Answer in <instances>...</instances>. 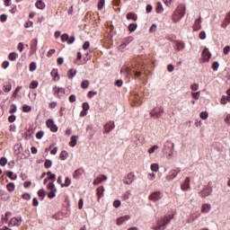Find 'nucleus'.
<instances>
[{
    "label": "nucleus",
    "mask_w": 230,
    "mask_h": 230,
    "mask_svg": "<svg viewBox=\"0 0 230 230\" xmlns=\"http://www.w3.org/2000/svg\"><path fill=\"white\" fill-rule=\"evenodd\" d=\"M173 219V215L164 216L157 221L156 226H153L154 230H164L168 227V224Z\"/></svg>",
    "instance_id": "1"
},
{
    "label": "nucleus",
    "mask_w": 230,
    "mask_h": 230,
    "mask_svg": "<svg viewBox=\"0 0 230 230\" xmlns=\"http://www.w3.org/2000/svg\"><path fill=\"white\" fill-rule=\"evenodd\" d=\"M186 15V7H182V5L178 6L172 16V20L173 22H179L181 19H182Z\"/></svg>",
    "instance_id": "2"
},
{
    "label": "nucleus",
    "mask_w": 230,
    "mask_h": 230,
    "mask_svg": "<svg viewBox=\"0 0 230 230\" xmlns=\"http://www.w3.org/2000/svg\"><path fill=\"white\" fill-rule=\"evenodd\" d=\"M163 114H164V110L163 109V107L154 108L150 111L151 118H155V119H157V118H161Z\"/></svg>",
    "instance_id": "3"
},
{
    "label": "nucleus",
    "mask_w": 230,
    "mask_h": 230,
    "mask_svg": "<svg viewBox=\"0 0 230 230\" xmlns=\"http://www.w3.org/2000/svg\"><path fill=\"white\" fill-rule=\"evenodd\" d=\"M47 190H49L48 194L49 199H55L57 197V187H55L54 182H49L47 185Z\"/></svg>",
    "instance_id": "4"
},
{
    "label": "nucleus",
    "mask_w": 230,
    "mask_h": 230,
    "mask_svg": "<svg viewBox=\"0 0 230 230\" xmlns=\"http://www.w3.org/2000/svg\"><path fill=\"white\" fill-rule=\"evenodd\" d=\"M211 193H213V187H211V183L208 182V185L203 188L202 191L200 192V195L201 197L206 199V197H209Z\"/></svg>",
    "instance_id": "5"
},
{
    "label": "nucleus",
    "mask_w": 230,
    "mask_h": 230,
    "mask_svg": "<svg viewBox=\"0 0 230 230\" xmlns=\"http://www.w3.org/2000/svg\"><path fill=\"white\" fill-rule=\"evenodd\" d=\"M181 173V168H176L169 172L168 175L166 176L167 181H172L177 177Z\"/></svg>",
    "instance_id": "6"
},
{
    "label": "nucleus",
    "mask_w": 230,
    "mask_h": 230,
    "mask_svg": "<svg viewBox=\"0 0 230 230\" xmlns=\"http://www.w3.org/2000/svg\"><path fill=\"white\" fill-rule=\"evenodd\" d=\"M114 127H116L114 125V121L110 120L109 122H107L104 126V134H109L110 132H112V130H114Z\"/></svg>",
    "instance_id": "7"
},
{
    "label": "nucleus",
    "mask_w": 230,
    "mask_h": 230,
    "mask_svg": "<svg viewBox=\"0 0 230 230\" xmlns=\"http://www.w3.org/2000/svg\"><path fill=\"white\" fill-rule=\"evenodd\" d=\"M64 94H66V89L62 88V87H54V96H56V98H62V96H64Z\"/></svg>",
    "instance_id": "8"
},
{
    "label": "nucleus",
    "mask_w": 230,
    "mask_h": 230,
    "mask_svg": "<svg viewBox=\"0 0 230 230\" xmlns=\"http://www.w3.org/2000/svg\"><path fill=\"white\" fill-rule=\"evenodd\" d=\"M22 222V218L21 217H13L10 221H9V226L11 227H15L21 226Z\"/></svg>",
    "instance_id": "9"
},
{
    "label": "nucleus",
    "mask_w": 230,
    "mask_h": 230,
    "mask_svg": "<svg viewBox=\"0 0 230 230\" xmlns=\"http://www.w3.org/2000/svg\"><path fill=\"white\" fill-rule=\"evenodd\" d=\"M46 125L49 128H50L51 132H57L58 130V127H57V124H55V121H53L51 119H49L46 121Z\"/></svg>",
    "instance_id": "10"
},
{
    "label": "nucleus",
    "mask_w": 230,
    "mask_h": 230,
    "mask_svg": "<svg viewBox=\"0 0 230 230\" xmlns=\"http://www.w3.org/2000/svg\"><path fill=\"white\" fill-rule=\"evenodd\" d=\"M194 31H199V30H202V17H199L198 19L195 20L194 22Z\"/></svg>",
    "instance_id": "11"
},
{
    "label": "nucleus",
    "mask_w": 230,
    "mask_h": 230,
    "mask_svg": "<svg viewBox=\"0 0 230 230\" xmlns=\"http://www.w3.org/2000/svg\"><path fill=\"white\" fill-rule=\"evenodd\" d=\"M134 172L128 173V175L125 177L123 181L124 184H132V182H134Z\"/></svg>",
    "instance_id": "12"
},
{
    "label": "nucleus",
    "mask_w": 230,
    "mask_h": 230,
    "mask_svg": "<svg viewBox=\"0 0 230 230\" xmlns=\"http://www.w3.org/2000/svg\"><path fill=\"white\" fill-rule=\"evenodd\" d=\"M199 217H200V213L199 212L191 213L187 220L188 224H192V222H195V220H197Z\"/></svg>",
    "instance_id": "13"
},
{
    "label": "nucleus",
    "mask_w": 230,
    "mask_h": 230,
    "mask_svg": "<svg viewBox=\"0 0 230 230\" xmlns=\"http://www.w3.org/2000/svg\"><path fill=\"white\" fill-rule=\"evenodd\" d=\"M162 197L163 196H161V191H155L149 196V199L154 200V202H156V200H161Z\"/></svg>",
    "instance_id": "14"
},
{
    "label": "nucleus",
    "mask_w": 230,
    "mask_h": 230,
    "mask_svg": "<svg viewBox=\"0 0 230 230\" xmlns=\"http://www.w3.org/2000/svg\"><path fill=\"white\" fill-rule=\"evenodd\" d=\"M103 181H107V176L104 174H102L101 176H98L94 181H93V185L98 186V184H102Z\"/></svg>",
    "instance_id": "15"
},
{
    "label": "nucleus",
    "mask_w": 230,
    "mask_h": 230,
    "mask_svg": "<svg viewBox=\"0 0 230 230\" xmlns=\"http://www.w3.org/2000/svg\"><path fill=\"white\" fill-rule=\"evenodd\" d=\"M128 220H130V216H123L117 219V226H123L125 222H128Z\"/></svg>",
    "instance_id": "16"
},
{
    "label": "nucleus",
    "mask_w": 230,
    "mask_h": 230,
    "mask_svg": "<svg viewBox=\"0 0 230 230\" xmlns=\"http://www.w3.org/2000/svg\"><path fill=\"white\" fill-rule=\"evenodd\" d=\"M170 146H172V150L171 153L168 155V159H170V157H172V155H173V148H175V144L172 143L171 141H167L164 144V150H166V148H170Z\"/></svg>",
    "instance_id": "17"
},
{
    "label": "nucleus",
    "mask_w": 230,
    "mask_h": 230,
    "mask_svg": "<svg viewBox=\"0 0 230 230\" xmlns=\"http://www.w3.org/2000/svg\"><path fill=\"white\" fill-rule=\"evenodd\" d=\"M202 55L205 62H209V58H211V52H209V49L208 48H205L203 49Z\"/></svg>",
    "instance_id": "18"
},
{
    "label": "nucleus",
    "mask_w": 230,
    "mask_h": 230,
    "mask_svg": "<svg viewBox=\"0 0 230 230\" xmlns=\"http://www.w3.org/2000/svg\"><path fill=\"white\" fill-rule=\"evenodd\" d=\"M184 48H185L184 42H182V41H175L174 42V49L176 51H182V49H184Z\"/></svg>",
    "instance_id": "19"
},
{
    "label": "nucleus",
    "mask_w": 230,
    "mask_h": 230,
    "mask_svg": "<svg viewBox=\"0 0 230 230\" xmlns=\"http://www.w3.org/2000/svg\"><path fill=\"white\" fill-rule=\"evenodd\" d=\"M181 190L182 191H188V190H190V177H187L181 184Z\"/></svg>",
    "instance_id": "20"
},
{
    "label": "nucleus",
    "mask_w": 230,
    "mask_h": 230,
    "mask_svg": "<svg viewBox=\"0 0 230 230\" xmlns=\"http://www.w3.org/2000/svg\"><path fill=\"white\" fill-rule=\"evenodd\" d=\"M50 75L52 76H54L53 77L54 82H58L60 80V75H58V69H53L51 71Z\"/></svg>",
    "instance_id": "21"
},
{
    "label": "nucleus",
    "mask_w": 230,
    "mask_h": 230,
    "mask_svg": "<svg viewBox=\"0 0 230 230\" xmlns=\"http://www.w3.org/2000/svg\"><path fill=\"white\" fill-rule=\"evenodd\" d=\"M0 199H2V200H10V194L6 192V190H2Z\"/></svg>",
    "instance_id": "22"
},
{
    "label": "nucleus",
    "mask_w": 230,
    "mask_h": 230,
    "mask_svg": "<svg viewBox=\"0 0 230 230\" xmlns=\"http://www.w3.org/2000/svg\"><path fill=\"white\" fill-rule=\"evenodd\" d=\"M78 141V136H72L70 138L69 146L74 148V146H76V143Z\"/></svg>",
    "instance_id": "23"
},
{
    "label": "nucleus",
    "mask_w": 230,
    "mask_h": 230,
    "mask_svg": "<svg viewBox=\"0 0 230 230\" xmlns=\"http://www.w3.org/2000/svg\"><path fill=\"white\" fill-rule=\"evenodd\" d=\"M84 174V169H77L75 171L73 177L74 179H80L81 175Z\"/></svg>",
    "instance_id": "24"
},
{
    "label": "nucleus",
    "mask_w": 230,
    "mask_h": 230,
    "mask_svg": "<svg viewBox=\"0 0 230 230\" xmlns=\"http://www.w3.org/2000/svg\"><path fill=\"white\" fill-rule=\"evenodd\" d=\"M67 76L69 80H73V78L76 76V69L71 68L70 70H68Z\"/></svg>",
    "instance_id": "25"
},
{
    "label": "nucleus",
    "mask_w": 230,
    "mask_h": 230,
    "mask_svg": "<svg viewBox=\"0 0 230 230\" xmlns=\"http://www.w3.org/2000/svg\"><path fill=\"white\" fill-rule=\"evenodd\" d=\"M103 193H105V188L103 186L97 188V196L99 199L103 197Z\"/></svg>",
    "instance_id": "26"
},
{
    "label": "nucleus",
    "mask_w": 230,
    "mask_h": 230,
    "mask_svg": "<svg viewBox=\"0 0 230 230\" xmlns=\"http://www.w3.org/2000/svg\"><path fill=\"white\" fill-rule=\"evenodd\" d=\"M36 8H38V10H44V8H46V4L42 2V0H38L36 2Z\"/></svg>",
    "instance_id": "27"
},
{
    "label": "nucleus",
    "mask_w": 230,
    "mask_h": 230,
    "mask_svg": "<svg viewBox=\"0 0 230 230\" xmlns=\"http://www.w3.org/2000/svg\"><path fill=\"white\" fill-rule=\"evenodd\" d=\"M132 40H134V37L132 36H129L128 38L125 39L124 42L120 45L121 48H127V45L129 43V42H132Z\"/></svg>",
    "instance_id": "28"
},
{
    "label": "nucleus",
    "mask_w": 230,
    "mask_h": 230,
    "mask_svg": "<svg viewBox=\"0 0 230 230\" xmlns=\"http://www.w3.org/2000/svg\"><path fill=\"white\" fill-rule=\"evenodd\" d=\"M208 211H211V205H209V204L202 205L201 213H208Z\"/></svg>",
    "instance_id": "29"
},
{
    "label": "nucleus",
    "mask_w": 230,
    "mask_h": 230,
    "mask_svg": "<svg viewBox=\"0 0 230 230\" xmlns=\"http://www.w3.org/2000/svg\"><path fill=\"white\" fill-rule=\"evenodd\" d=\"M9 60H12V62L17 60V58H19V54H17L16 52H12L9 54L8 56Z\"/></svg>",
    "instance_id": "30"
},
{
    "label": "nucleus",
    "mask_w": 230,
    "mask_h": 230,
    "mask_svg": "<svg viewBox=\"0 0 230 230\" xmlns=\"http://www.w3.org/2000/svg\"><path fill=\"white\" fill-rule=\"evenodd\" d=\"M127 19L128 20L131 19L132 21H137V14H136L135 13H128Z\"/></svg>",
    "instance_id": "31"
},
{
    "label": "nucleus",
    "mask_w": 230,
    "mask_h": 230,
    "mask_svg": "<svg viewBox=\"0 0 230 230\" xmlns=\"http://www.w3.org/2000/svg\"><path fill=\"white\" fill-rule=\"evenodd\" d=\"M155 12L156 13H163V12H164V9L163 8V4L159 2L156 4Z\"/></svg>",
    "instance_id": "32"
},
{
    "label": "nucleus",
    "mask_w": 230,
    "mask_h": 230,
    "mask_svg": "<svg viewBox=\"0 0 230 230\" xmlns=\"http://www.w3.org/2000/svg\"><path fill=\"white\" fill-rule=\"evenodd\" d=\"M59 157L61 161H66V159L69 157V154L67 153V151H62L59 155Z\"/></svg>",
    "instance_id": "33"
},
{
    "label": "nucleus",
    "mask_w": 230,
    "mask_h": 230,
    "mask_svg": "<svg viewBox=\"0 0 230 230\" xmlns=\"http://www.w3.org/2000/svg\"><path fill=\"white\" fill-rule=\"evenodd\" d=\"M6 189L12 193L13 191H15V183L10 182L6 185Z\"/></svg>",
    "instance_id": "34"
},
{
    "label": "nucleus",
    "mask_w": 230,
    "mask_h": 230,
    "mask_svg": "<svg viewBox=\"0 0 230 230\" xmlns=\"http://www.w3.org/2000/svg\"><path fill=\"white\" fill-rule=\"evenodd\" d=\"M137 30V23H130L128 25V31H130V33H134V31Z\"/></svg>",
    "instance_id": "35"
},
{
    "label": "nucleus",
    "mask_w": 230,
    "mask_h": 230,
    "mask_svg": "<svg viewBox=\"0 0 230 230\" xmlns=\"http://www.w3.org/2000/svg\"><path fill=\"white\" fill-rule=\"evenodd\" d=\"M6 175L9 179H11V181H15V179H17V175H14L13 177V172L12 171H7Z\"/></svg>",
    "instance_id": "36"
},
{
    "label": "nucleus",
    "mask_w": 230,
    "mask_h": 230,
    "mask_svg": "<svg viewBox=\"0 0 230 230\" xmlns=\"http://www.w3.org/2000/svg\"><path fill=\"white\" fill-rule=\"evenodd\" d=\"M38 195H39V197L41 198V200H44V199L46 198V190H44V189H40L38 191Z\"/></svg>",
    "instance_id": "37"
},
{
    "label": "nucleus",
    "mask_w": 230,
    "mask_h": 230,
    "mask_svg": "<svg viewBox=\"0 0 230 230\" xmlns=\"http://www.w3.org/2000/svg\"><path fill=\"white\" fill-rule=\"evenodd\" d=\"M103 6H105V0H99L97 4L98 10H103Z\"/></svg>",
    "instance_id": "38"
},
{
    "label": "nucleus",
    "mask_w": 230,
    "mask_h": 230,
    "mask_svg": "<svg viewBox=\"0 0 230 230\" xmlns=\"http://www.w3.org/2000/svg\"><path fill=\"white\" fill-rule=\"evenodd\" d=\"M155 150H159V146L155 145L151 148L148 149V154H154Z\"/></svg>",
    "instance_id": "39"
},
{
    "label": "nucleus",
    "mask_w": 230,
    "mask_h": 230,
    "mask_svg": "<svg viewBox=\"0 0 230 230\" xmlns=\"http://www.w3.org/2000/svg\"><path fill=\"white\" fill-rule=\"evenodd\" d=\"M15 112H17V106L15 104H12L9 114H15Z\"/></svg>",
    "instance_id": "40"
},
{
    "label": "nucleus",
    "mask_w": 230,
    "mask_h": 230,
    "mask_svg": "<svg viewBox=\"0 0 230 230\" xmlns=\"http://www.w3.org/2000/svg\"><path fill=\"white\" fill-rule=\"evenodd\" d=\"M81 87L82 89H87V87H89V80H84L81 83Z\"/></svg>",
    "instance_id": "41"
},
{
    "label": "nucleus",
    "mask_w": 230,
    "mask_h": 230,
    "mask_svg": "<svg viewBox=\"0 0 230 230\" xmlns=\"http://www.w3.org/2000/svg\"><path fill=\"white\" fill-rule=\"evenodd\" d=\"M8 215H12L10 212H6L4 217H2V222L3 224H8Z\"/></svg>",
    "instance_id": "42"
},
{
    "label": "nucleus",
    "mask_w": 230,
    "mask_h": 230,
    "mask_svg": "<svg viewBox=\"0 0 230 230\" xmlns=\"http://www.w3.org/2000/svg\"><path fill=\"white\" fill-rule=\"evenodd\" d=\"M39 87V82L32 81L30 84V89H37Z\"/></svg>",
    "instance_id": "43"
},
{
    "label": "nucleus",
    "mask_w": 230,
    "mask_h": 230,
    "mask_svg": "<svg viewBox=\"0 0 230 230\" xmlns=\"http://www.w3.org/2000/svg\"><path fill=\"white\" fill-rule=\"evenodd\" d=\"M70 184H71V179L66 177L65 179V184H61V187L64 188V186H66V188H67V187H69Z\"/></svg>",
    "instance_id": "44"
},
{
    "label": "nucleus",
    "mask_w": 230,
    "mask_h": 230,
    "mask_svg": "<svg viewBox=\"0 0 230 230\" xmlns=\"http://www.w3.org/2000/svg\"><path fill=\"white\" fill-rule=\"evenodd\" d=\"M152 172H159V164H151Z\"/></svg>",
    "instance_id": "45"
},
{
    "label": "nucleus",
    "mask_w": 230,
    "mask_h": 230,
    "mask_svg": "<svg viewBox=\"0 0 230 230\" xmlns=\"http://www.w3.org/2000/svg\"><path fill=\"white\" fill-rule=\"evenodd\" d=\"M209 116V114L208 113V111H202L199 114V117L201 119H208V117Z\"/></svg>",
    "instance_id": "46"
},
{
    "label": "nucleus",
    "mask_w": 230,
    "mask_h": 230,
    "mask_svg": "<svg viewBox=\"0 0 230 230\" xmlns=\"http://www.w3.org/2000/svg\"><path fill=\"white\" fill-rule=\"evenodd\" d=\"M8 163V159H6V157H2L0 159V166H6Z\"/></svg>",
    "instance_id": "47"
},
{
    "label": "nucleus",
    "mask_w": 230,
    "mask_h": 230,
    "mask_svg": "<svg viewBox=\"0 0 230 230\" xmlns=\"http://www.w3.org/2000/svg\"><path fill=\"white\" fill-rule=\"evenodd\" d=\"M35 69H37V63L31 62V63L30 64V71H31V73H33V71H35Z\"/></svg>",
    "instance_id": "48"
},
{
    "label": "nucleus",
    "mask_w": 230,
    "mask_h": 230,
    "mask_svg": "<svg viewBox=\"0 0 230 230\" xmlns=\"http://www.w3.org/2000/svg\"><path fill=\"white\" fill-rule=\"evenodd\" d=\"M61 40H62V42H67V40H69V34L64 33V34L61 36Z\"/></svg>",
    "instance_id": "49"
},
{
    "label": "nucleus",
    "mask_w": 230,
    "mask_h": 230,
    "mask_svg": "<svg viewBox=\"0 0 230 230\" xmlns=\"http://www.w3.org/2000/svg\"><path fill=\"white\" fill-rule=\"evenodd\" d=\"M22 111H23V112H31V106L25 104L22 107Z\"/></svg>",
    "instance_id": "50"
},
{
    "label": "nucleus",
    "mask_w": 230,
    "mask_h": 230,
    "mask_svg": "<svg viewBox=\"0 0 230 230\" xmlns=\"http://www.w3.org/2000/svg\"><path fill=\"white\" fill-rule=\"evenodd\" d=\"M44 166L45 168H51V166H53V162H51V160H46Z\"/></svg>",
    "instance_id": "51"
},
{
    "label": "nucleus",
    "mask_w": 230,
    "mask_h": 230,
    "mask_svg": "<svg viewBox=\"0 0 230 230\" xmlns=\"http://www.w3.org/2000/svg\"><path fill=\"white\" fill-rule=\"evenodd\" d=\"M219 64L217 61H215L213 64H212V69L213 71H218V67H219Z\"/></svg>",
    "instance_id": "52"
},
{
    "label": "nucleus",
    "mask_w": 230,
    "mask_h": 230,
    "mask_svg": "<svg viewBox=\"0 0 230 230\" xmlns=\"http://www.w3.org/2000/svg\"><path fill=\"white\" fill-rule=\"evenodd\" d=\"M10 91H12V84H6L4 86V93H10Z\"/></svg>",
    "instance_id": "53"
},
{
    "label": "nucleus",
    "mask_w": 230,
    "mask_h": 230,
    "mask_svg": "<svg viewBox=\"0 0 230 230\" xmlns=\"http://www.w3.org/2000/svg\"><path fill=\"white\" fill-rule=\"evenodd\" d=\"M191 95L194 100H199L200 98V92L191 93Z\"/></svg>",
    "instance_id": "54"
},
{
    "label": "nucleus",
    "mask_w": 230,
    "mask_h": 230,
    "mask_svg": "<svg viewBox=\"0 0 230 230\" xmlns=\"http://www.w3.org/2000/svg\"><path fill=\"white\" fill-rule=\"evenodd\" d=\"M96 94H98V92L90 91V92L87 93V97L91 99V98H93V96H96Z\"/></svg>",
    "instance_id": "55"
},
{
    "label": "nucleus",
    "mask_w": 230,
    "mask_h": 230,
    "mask_svg": "<svg viewBox=\"0 0 230 230\" xmlns=\"http://www.w3.org/2000/svg\"><path fill=\"white\" fill-rule=\"evenodd\" d=\"M42 137H44V131H39V132L36 134V138H37V139H42Z\"/></svg>",
    "instance_id": "56"
},
{
    "label": "nucleus",
    "mask_w": 230,
    "mask_h": 230,
    "mask_svg": "<svg viewBox=\"0 0 230 230\" xmlns=\"http://www.w3.org/2000/svg\"><path fill=\"white\" fill-rule=\"evenodd\" d=\"M227 102H229V101H227V96L223 95L221 98V104L226 105V103H227Z\"/></svg>",
    "instance_id": "57"
},
{
    "label": "nucleus",
    "mask_w": 230,
    "mask_h": 230,
    "mask_svg": "<svg viewBox=\"0 0 230 230\" xmlns=\"http://www.w3.org/2000/svg\"><path fill=\"white\" fill-rule=\"evenodd\" d=\"M6 19H8V16L6 14H1L0 15L1 22H6Z\"/></svg>",
    "instance_id": "58"
},
{
    "label": "nucleus",
    "mask_w": 230,
    "mask_h": 230,
    "mask_svg": "<svg viewBox=\"0 0 230 230\" xmlns=\"http://www.w3.org/2000/svg\"><path fill=\"white\" fill-rule=\"evenodd\" d=\"M190 89H191V91H199V84H192L191 85H190Z\"/></svg>",
    "instance_id": "59"
},
{
    "label": "nucleus",
    "mask_w": 230,
    "mask_h": 230,
    "mask_svg": "<svg viewBox=\"0 0 230 230\" xmlns=\"http://www.w3.org/2000/svg\"><path fill=\"white\" fill-rule=\"evenodd\" d=\"M89 109H90L89 103L88 102H84L83 103V110L84 111H89Z\"/></svg>",
    "instance_id": "60"
},
{
    "label": "nucleus",
    "mask_w": 230,
    "mask_h": 230,
    "mask_svg": "<svg viewBox=\"0 0 230 230\" xmlns=\"http://www.w3.org/2000/svg\"><path fill=\"white\" fill-rule=\"evenodd\" d=\"M230 51V46H226L223 49L224 55H228Z\"/></svg>",
    "instance_id": "61"
},
{
    "label": "nucleus",
    "mask_w": 230,
    "mask_h": 230,
    "mask_svg": "<svg viewBox=\"0 0 230 230\" xmlns=\"http://www.w3.org/2000/svg\"><path fill=\"white\" fill-rule=\"evenodd\" d=\"M199 39L201 40H205L206 39V31H202L200 33H199Z\"/></svg>",
    "instance_id": "62"
},
{
    "label": "nucleus",
    "mask_w": 230,
    "mask_h": 230,
    "mask_svg": "<svg viewBox=\"0 0 230 230\" xmlns=\"http://www.w3.org/2000/svg\"><path fill=\"white\" fill-rule=\"evenodd\" d=\"M224 21L226 22L227 24H230V12L226 13V16Z\"/></svg>",
    "instance_id": "63"
},
{
    "label": "nucleus",
    "mask_w": 230,
    "mask_h": 230,
    "mask_svg": "<svg viewBox=\"0 0 230 230\" xmlns=\"http://www.w3.org/2000/svg\"><path fill=\"white\" fill-rule=\"evenodd\" d=\"M225 122L226 123V125H230V114H228V115L225 118Z\"/></svg>",
    "instance_id": "64"
}]
</instances>
